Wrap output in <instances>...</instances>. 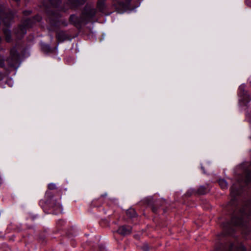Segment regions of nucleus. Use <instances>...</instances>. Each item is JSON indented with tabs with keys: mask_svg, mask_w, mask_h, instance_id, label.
I'll list each match as a JSON object with an SVG mask.
<instances>
[{
	"mask_svg": "<svg viewBox=\"0 0 251 251\" xmlns=\"http://www.w3.org/2000/svg\"><path fill=\"white\" fill-rule=\"evenodd\" d=\"M240 193L241 190L237 189L234 184L230 188L232 199L228 203L226 209L233 215L230 222L223 224V229L226 235H231L235 228L238 227L247 229V231H242L245 234H248L251 231L249 228L251 226V201L238 210L236 197Z\"/></svg>",
	"mask_w": 251,
	"mask_h": 251,
	"instance_id": "f257e3e1",
	"label": "nucleus"
},
{
	"mask_svg": "<svg viewBox=\"0 0 251 251\" xmlns=\"http://www.w3.org/2000/svg\"><path fill=\"white\" fill-rule=\"evenodd\" d=\"M86 0H68L63 7H59L61 3L60 0H49V5L44 3L46 8V11L49 17V20L50 25L52 26L58 27L61 25L65 26H67L68 23L65 20L60 19L61 15L54 10L49 9L50 8H57L60 11H65L69 8H75L78 6L83 4Z\"/></svg>",
	"mask_w": 251,
	"mask_h": 251,
	"instance_id": "f03ea898",
	"label": "nucleus"
},
{
	"mask_svg": "<svg viewBox=\"0 0 251 251\" xmlns=\"http://www.w3.org/2000/svg\"><path fill=\"white\" fill-rule=\"evenodd\" d=\"M97 13V10L93 6L86 4L80 17L75 15H71L69 18V22L78 29H80L83 25L93 22L95 20V17Z\"/></svg>",
	"mask_w": 251,
	"mask_h": 251,
	"instance_id": "7ed1b4c3",
	"label": "nucleus"
},
{
	"mask_svg": "<svg viewBox=\"0 0 251 251\" xmlns=\"http://www.w3.org/2000/svg\"><path fill=\"white\" fill-rule=\"evenodd\" d=\"M42 20V17L37 15L32 19H27L24 20L17 28L15 29L14 32L18 39L22 38L26 33L27 28L31 27L36 22H39Z\"/></svg>",
	"mask_w": 251,
	"mask_h": 251,
	"instance_id": "20e7f679",
	"label": "nucleus"
},
{
	"mask_svg": "<svg viewBox=\"0 0 251 251\" xmlns=\"http://www.w3.org/2000/svg\"><path fill=\"white\" fill-rule=\"evenodd\" d=\"M57 188L55 184L50 183L48 185L49 190L47 191L45 194L46 202L50 207H56L58 209L59 212H61L62 211V206L60 205L59 202L56 201L55 200L53 199V195L50 190H54Z\"/></svg>",
	"mask_w": 251,
	"mask_h": 251,
	"instance_id": "39448f33",
	"label": "nucleus"
},
{
	"mask_svg": "<svg viewBox=\"0 0 251 251\" xmlns=\"http://www.w3.org/2000/svg\"><path fill=\"white\" fill-rule=\"evenodd\" d=\"M14 17V14L5 5L0 4V18L6 26H9Z\"/></svg>",
	"mask_w": 251,
	"mask_h": 251,
	"instance_id": "423d86ee",
	"label": "nucleus"
},
{
	"mask_svg": "<svg viewBox=\"0 0 251 251\" xmlns=\"http://www.w3.org/2000/svg\"><path fill=\"white\" fill-rule=\"evenodd\" d=\"M20 54L18 53L16 47H13L10 50V55L6 59V61L9 68L17 69L19 67L18 62Z\"/></svg>",
	"mask_w": 251,
	"mask_h": 251,
	"instance_id": "0eeeda50",
	"label": "nucleus"
},
{
	"mask_svg": "<svg viewBox=\"0 0 251 251\" xmlns=\"http://www.w3.org/2000/svg\"><path fill=\"white\" fill-rule=\"evenodd\" d=\"M130 0H113V5L118 11L120 12L128 7Z\"/></svg>",
	"mask_w": 251,
	"mask_h": 251,
	"instance_id": "6e6552de",
	"label": "nucleus"
},
{
	"mask_svg": "<svg viewBox=\"0 0 251 251\" xmlns=\"http://www.w3.org/2000/svg\"><path fill=\"white\" fill-rule=\"evenodd\" d=\"M238 95L240 97V100L245 104L248 103L250 100V97L247 92L245 91V86L241 85L239 88Z\"/></svg>",
	"mask_w": 251,
	"mask_h": 251,
	"instance_id": "1a4fd4ad",
	"label": "nucleus"
},
{
	"mask_svg": "<svg viewBox=\"0 0 251 251\" xmlns=\"http://www.w3.org/2000/svg\"><path fill=\"white\" fill-rule=\"evenodd\" d=\"M251 181V171L249 170H246L244 173L243 176L240 180L239 183L243 182L245 185H248Z\"/></svg>",
	"mask_w": 251,
	"mask_h": 251,
	"instance_id": "9d476101",
	"label": "nucleus"
},
{
	"mask_svg": "<svg viewBox=\"0 0 251 251\" xmlns=\"http://www.w3.org/2000/svg\"><path fill=\"white\" fill-rule=\"evenodd\" d=\"M131 232V227L130 226H123L118 228L117 232L122 235L129 234Z\"/></svg>",
	"mask_w": 251,
	"mask_h": 251,
	"instance_id": "9b49d317",
	"label": "nucleus"
},
{
	"mask_svg": "<svg viewBox=\"0 0 251 251\" xmlns=\"http://www.w3.org/2000/svg\"><path fill=\"white\" fill-rule=\"evenodd\" d=\"M56 37L58 42H62L69 38L68 35L63 31L58 32Z\"/></svg>",
	"mask_w": 251,
	"mask_h": 251,
	"instance_id": "f8f14e48",
	"label": "nucleus"
},
{
	"mask_svg": "<svg viewBox=\"0 0 251 251\" xmlns=\"http://www.w3.org/2000/svg\"><path fill=\"white\" fill-rule=\"evenodd\" d=\"M3 34L5 36V39L7 42H10L11 41V31L9 29L7 28L3 29Z\"/></svg>",
	"mask_w": 251,
	"mask_h": 251,
	"instance_id": "ddd939ff",
	"label": "nucleus"
},
{
	"mask_svg": "<svg viewBox=\"0 0 251 251\" xmlns=\"http://www.w3.org/2000/svg\"><path fill=\"white\" fill-rule=\"evenodd\" d=\"M209 191V189L208 186H201L198 188L197 193L200 195H204L207 193Z\"/></svg>",
	"mask_w": 251,
	"mask_h": 251,
	"instance_id": "4468645a",
	"label": "nucleus"
},
{
	"mask_svg": "<svg viewBox=\"0 0 251 251\" xmlns=\"http://www.w3.org/2000/svg\"><path fill=\"white\" fill-rule=\"evenodd\" d=\"M97 7L100 12H103L105 8L104 1L102 0H99L97 2Z\"/></svg>",
	"mask_w": 251,
	"mask_h": 251,
	"instance_id": "2eb2a0df",
	"label": "nucleus"
},
{
	"mask_svg": "<svg viewBox=\"0 0 251 251\" xmlns=\"http://www.w3.org/2000/svg\"><path fill=\"white\" fill-rule=\"evenodd\" d=\"M126 215L130 217L133 218L136 216V213L134 209L130 208L128 209L126 212Z\"/></svg>",
	"mask_w": 251,
	"mask_h": 251,
	"instance_id": "dca6fc26",
	"label": "nucleus"
},
{
	"mask_svg": "<svg viewBox=\"0 0 251 251\" xmlns=\"http://www.w3.org/2000/svg\"><path fill=\"white\" fill-rule=\"evenodd\" d=\"M219 184L222 189H226L227 187V183L224 179H220Z\"/></svg>",
	"mask_w": 251,
	"mask_h": 251,
	"instance_id": "f3484780",
	"label": "nucleus"
},
{
	"mask_svg": "<svg viewBox=\"0 0 251 251\" xmlns=\"http://www.w3.org/2000/svg\"><path fill=\"white\" fill-rule=\"evenodd\" d=\"M6 70V72L5 73H0V81L3 79V78L7 75H8L10 73V71L7 69Z\"/></svg>",
	"mask_w": 251,
	"mask_h": 251,
	"instance_id": "a211bd4d",
	"label": "nucleus"
},
{
	"mask_svg": "<svg viewBox=\"0 0 251 251\" xmlns=\"http://www.w3.org/2000/svg\"><path fill=\"white\" fill-rule=\"evenodd\" d=\"M42 50L45 52H49L50 50V48L49 45L45 44L42 45Z\"/></svg>",
	"mask_w": 251,
	"mask_h": 251,
	"instance_id": "6ab92c4d",
	"label": "nucleus"
},
{
	"mask_svg": "<svg viewBox=\"0 0 251 251\" xmlns=\"http://www.w3.org/2000/svg\"><path fill=\"white\" fill-rule=\"evenodd\" d=\"M4 59L2 56L0 55V67L3 68L5 69Z\"/></svg>",
	"mask_w": 251,
	"mask_h": 251,
	"instance_id": "aec40b11",
	"label": "nucleus"
},
{
	"mask_svg": "<svg viewBox=\"0 0 251 251\" xmlns=\"http://www.w3.org/2000/svg\"><path fill=\"white\" fill-rule=\"evenodd\" d=\"M31 13V11H24L23 12V14L25 15H30Z\"/></svg>",
	"mask_w": 251,
	"mask_h": 251,
	"instance_id": "412c9836",
	"label": "nucleus"
},
{
	"mask_svg": "<svg viewBox=\"0 0 251 251\" xmlns=\"http://www.w3.org/2000/svg\"><path fill=\"white\" fill-rule=\"evenodd\" d=\"M246 3L249 6L251 7V0H246Z\"/></svg>",
	"mask_w": 251,
	"mask_h": 251,
	"instance_id": "4be33fe9",
	"label": "nucleus"
},
{
	"mask_svg": "<svg viewBox=\"0 0 251 251\" xmlns=\"http://www.w3.org/2000/svg\"><path fill=\"white\" fill-rule=\"evenodd\" d=\"M152 210L154 213H156L157 212V209L155 206L152 207Z\"/></svg>",
	"mask_w": 251,
	"mask_h": 251,
	"instance_id": "5701e85b",
	"label": "nucleus"
},
{
	"mask_svg": "<svg viewBox=\"0 0 251 251\" xmlns=\"http://www.w3.org/2000/svg\"><path fill=\"white\" fill-rule=\"evenodd\" d=\"M8 82H9L8 85L10 86H12V83H13L12 81V80L11 79H9V80H8Z\"/></svg>",
	"mask_w": 251,
	"mask_h": 251,
	"instance_id": "b1692460",
	"label": "nucleus"
},
{
	"mask_svg": "<svg viewBox=\"0 0 251 251\" xmlns=\"http://www.w3.org/2000/svg\"><path fill=\"white\" fill-rule=\"evenodd\" d=\"M143 250L144 251H149L147 247H144L143 248Z\"/></svg>",
	"mask_w": 251,
	"mask_h": 251,
	"instance_id": "393cba45",
	"label": "nucleus"
},
{
	"mask_svg": "<svg viewBox=\"0 0 251 251\" xmlns=\"http://www.w3.org/2000/svg\"><path fill=\"white\" fill-rule=\"evenodd\" d=\"M60 223L61 225H62L64 223V221H58V224H59Z\"/></svg>",
	"mask_w": 251,
	"mask_h": 251,
	"instance_id": "a878e982",
	"label": "nucleus"
},
{
	"mask_svg": "<svg viewBox=\"0 0 251 251\" xmlns=\"http://www.w3.org/2000/svg\"><path fill=\"white\" fill-rule=\"evenodd\" d=\"M2 183V180L1 178L0 177V186L1 185Z\"/></svg>",
	"mask_w": 251,
	"mask_h": 251,
	"instance_id": "bb28decb",
	"label": "nucleus"
},
{
	"mask_svg": "<svg viewBox=\"0 0 251 251\" xmlns=\"http://www.w3.org/2000/svg\"><path fill=\"white\" fill-rule=\"evenodd\" d=\"M106 196H107V194H105L104 195H102L101 196V198H103V197H105Z\"/></svg>",
	"mask_w": 251,
	"mask_h": 251,
	"instance_id": "cd10ccee",
	"label": "nucleus"
},
{
	"mask_svg": "<svg viewBox=\"0 0 251 251\" xmlns=\"http://www.w3.org/2000/svg\"><path fill=\"white\" fill-rule=\"evenodd\" d=\"M1 37L0 36V43L1 42Z\"/></svg>",
	"mask_w": 251,
	"mask_h": 251,
	"instance_id": "c85d7f7f",
	"label": "nucleus"
},
{
	"mask_svg": "<svg viewBox=\"0 0 251 251\" xmlns=\"http://www.w3.org/2000/svg\"><path fill=\"white\" fill-rule=\"evenodd\" d=\"M216 251H220L219 250H217Z\"/></svg>",
	"mask_w": 251,
	"mask_h": 251,
	"instance_id": "c756f323",
	"label": "nucleus"
},
{
	"mask_svg": "<svg viewBox=\"0 0 251 251\" xmlns=\"http://www.w3.org/2000/svg\"><path fill=\"white\" fill-rule=\"evenodd\" d=\"M2 49L0 48V50H1Z\"/></svg>",
	"mask_w": 251,
	"mask_h": 251,
	"instance_id": "7c9ffc66",
	"label": "nucleus"
}]
</instances>
